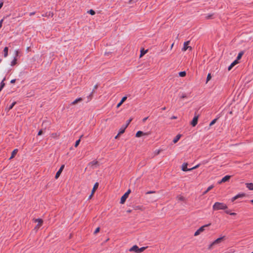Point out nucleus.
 I'll return each instance as SVG.
<instances>
[{
    "mask_svg": "<svg viewBox=\"0 0 253 253\" xmlns=\"http://www.w3.org/2000/svg\"><path fill=\"white\" fill-rule=\"evenodd\" d=\"M186 97V95L185 94H182L181 96V98H184Z\"/></svg>",
    "mask_w": 253,
    "mask_h": 253,
    "instance_id": "obj_48",
    "label": "nucleus"
},
{
    "mask_svg": "<svg viewBox=\"0 0 253 253\" xmlns=\"http://www.w3.org/2000/svg\"><path fill=\"white\" fill-rule=\"evenodd\" d=\"M161 150L158 149V150H155V155H158L159 154Z\"/></svg>",
    "mask_w": 253,
    "mask_h": 253,
    "instance_id": "obj_42",
    "label": "nucleus"
},
{
    "mask_svg": "<svg viewBox=\"0 0 253 253\" xmlns=\"http://www.w3.org/2000/svg\"><path fill=\"white\" fill-rule=\"evenodd\" d=\"M18 51H15V55H16V56H17L18 55Z\"/></svg>",
    "mask_w": 253,
    "mask_h": 253,
    "instance_id": "obj_57",
    "label": "nucleus"
},
{
    "mask_svg": "<svg viewBox=\"0 0 253 253\" xmlns=\"http://www.w3.org/2000/svg\"><path fill=\"white\" fill-rule=\"evenodd\" d=\"M64 168V165H62L61 167L57 171V172H56V175H55V178L56 179H57L59 176H60L61 172L62 171L63 169Z\"/></svg>",
    "mask_w": 253,
    "mask_h": 253,
    "instance_id": "obj_7",
    "label": "nucleus"
},
{
    "mask_svg": "<svg viewBox=\"0 0 253 253\" xmlns=\"http://www.w3.org/2000/svg\"><path fill=\"white\" fill-rule=\"evenodd\" d=\"M230 177H231L230 175H225L221 179V180L220 181L218 182V183H221L222 182H226L228 180H229V179H230Z\"/></svg>",
    "mask_w": 253,
    "mask_h": 253,
    "instance_id": "obj_9",
    "label": "nucleus"
},
{
    "mask_svg": "<svg viewBox=\"0 0 253 253\" xmlns=\"http://www.w3.org/2000/svg\"><path fill=\"white\" fill-rule=\"evenodd\" d=\"M17 152H18V150L17 149H14L12 151V154H11V156L10 157L9 159H12L14 157V156L16 155V154L17 153Z\"/></svg>",
    "mask_w": 253,
    "mask_h": 253,
    "instance_id": "obj_21",
    "label": "nucleus"
},
{
    "mask_svg": "<svg viewBox=\"0 0 253 253\" xmlns=\"http://www.w3.org/2000/svg\"><path fill=\"white\" fill-rule=\"evenodd\" d=\"M213 188V185H210V186L208 187L207 189L204 192L203 194H207L210 190H211Z\"/></svg>",
    "mask_w": 253,
    "mask_h": 253,
    "instance_id": "obj_24",
    "label": "nucleus"
},
{
    "mask_svg": "<svg viewBox=\"0 0 253 253\" xmlns=\"http://www.w3.org/2000/svg\"><path fill=\"white\" fill-rule=\"evenodd\" d=\"M199 166H200V164H198V165H196L195 166H194L192 168H191V170L198 168L199 167Z\"/></svg>",
    "mask_w": 253,
    "mask_h": 253,
    "instance_id": "obj_40",
    "label": "nucleus"
},
{
    "mask_svg": "<svg viewBox=\"0 0 253 253\" xmlns=\"http://www.w3.org/2000/svg\"><path fill=\"white\" fill-rule=\"evenodd\" d=\"M224 237L225 236H222L216 239L213 242H212V244L216 245L220 243L221 242V241L224 238Z\"/></svg>",
    "mask_w": 253,
    "mask_h": 253,
    "instance_id": "obj_10",
    "label": "nucleus"
},
{
    "mask_svg": "<svg viewBox=\"0 0 253 253\" xmlns=\"http://www.w3.org/2000/svg\"><path fill=\"white\" fill-rule=\"evenodd\" d=\"M238 63V61H237V60H235L234 61H233L231 64L228 67V70L229 71H230L232 68V67L235 65L237 63Z\"/></svg>",
    "mask_w": 253,
    "mask_h": 253,
    "instance_id": "obj_16",
    "label": "nucleus"
},
{
    "mask_svg": "<svg viewBox=\"0 0 253 253\" xmlns=\"http://www.w3.org/2000/svg\"><path fill=\"white\" fill-rule=\"evenodd\" d=\"M176 199L178 201H184V197L181 195H179L176 197Z\"/></svg>",
    "mask_w": 253,
    "mask_h": 253,
    "instance_id": "obj_23",
    "label": "nucleus"
},
{
    "mask_svg": "<svg viewBox=\"0 0 253 253\" xmlns=\"http://www.w3.org/2000/svg\"><path fill=\"white\" fill-rule=\"evenodd\" d=\"M82 100H83V99L81 97L77 98V99H76L74 101H73L71 103V104L74 105V104H76L77 103H78V102L81 101Z\"/></svg>",
    "mask_w": 253,
    "mask_h": 253,
    "instance_id": "obj_18",
    "label": "nucleus"
},
{
    "mask_svg": "<svg viewBox=\"0 0 253 253\" xmlns=\"http://www.w3.org/2000/svg\"><path fill=\"white\" fill-rule=\"evenodd\" d=\"M215 244H212V242L209 245V247H208V249L209 250H211L212 249V247L213 245H214Z\"/></svg>",
    "mask_w": 253,
    "mask_h": 253,
    "instance_id": "obj_39",
    "label": "nucleus"
},
{
    "mask_svg": "<svg viewBox=\"0 0 253 253\" xmlns=\"http://www.w3.org/2000/svg\"><path fill=\"white\" fill-rule=\"evenodd\" d=\"M16 104V102H12L8 107H7L8 111L11 110L13 106Z\"/></svg>",
    "mask_w": 253,
    "mask_h": 253,
    "instance_id": "obj_26",
    "label": "nucleus"
},
{
    "mask_svg": "<svg viewBox=\"0 0 253 253\" xmlns=\"http://www.w3.org/2000/svg\"><path fill=\"white\" fill-rule=\"evenodd\" d=\"M80 141H81V138L79 139L78 140H77L76 141L75 144V147H77L79 145Z\"/></svg>",
    "mask_w": 253,
    "mask_h": 253,
    "instance_id": "obj_34",
    "label": "nucleus"
},
{
    "mask_svg": "<svg viewBox=\"0 0 253 253\" xmlns=\"http://www.w3.org/2000/svg\"><path fill=\"white\" fill-rule=\"evenodd\" d=\"M87 12L89 13V14H90L91 15H93L95 13V11L92 9L89 10V11H88Z\"/></svg>",
    "mask_w": 253,
    "mask_h": 253,
    "instance_id": "obj_35",
    "label": "nucleus"
},
{
    "mask_svg": "<svg viewBox=\"0 0 253 253\" xmlns=\"http://www.w3.org/2000/svg\"><path fill=\"white\" fill-rule=\"evenodd\" d=\"M166 109V107H163V108H162V110H165Z\"/></svg>",
    "mask_w": 253,
    "mask_h": 253,
    "instance_id": "obj_56",
    "label": "nucleus"
},
{
    "mask_svg": "<svg viewBox=\"0 0 253 253\" xmlns=\"http://www.w3.org/2000/svg\"><path fill=\"white\" fill-rule=\"evenodd\" d=\"M93 92V90L92 91V92L90 93V94L87 96L88 101L90 100L91 99Z\"/></svg>",
    "mask_w": 253,
    "mask_h": 253,
    "instance_id": "obj_36",
    "label": "nucleus"
},
{
    "mask_svg": "<svg viewBox=\"0 0 253 253\" xmlns=\"http://www.w3.org/2000/svg\"><path fill=\"white\" fill-rule=\"evenodd\" d=\"M211 225V223L204 225L200 227L194 233V236H196L199 235L201 232L204 231L205 228L208 227Z\"/></svg>",
    "mask_w": 253,
    "mask_h": 253,
    "instance_id": "obj_3",
    "label": "nucleus"
},
{
    "mask_svg": "<svg viewBox=\"0 0 253 253\" xmlns=\"http://www.w3.org/2000/svg\"><path fill=\"white\" fill-rule=\"evenodd\" d=\"M99 227H98V228H97L95 229V231H94V234H96V233H97L98 232H99Z\"/></svg>",
    "mask_w": 253,
    "mask_h": 253,
    "instance_id": "obj_44",
    "label": "nucleus"
},
{
    "mask_svg": "<svg viewBox=\"0 0 253 253\" xmlns=\"http://www.w3.org/2000/svg\"><path fill=\"white\" fill-rule=\"evenodd\" d=\"M198 116H195L193 118L192 122H191V125L193 126H196V125L198 123Z\"/></svg>",
    "mask_w": 253,
    "mask_h": 253,
    "instance_id": "obj_4",
    "label": "nucleus"
},
{
    "mask_svg": "<svg viewBox=\"0 0 253 253\" xmlns=\"http://www.w3.org/2000/svg\"><path fill=\"white\" fill-rule=\"evenodd\" d=\"M153 193H155V192L154 191H148L146 193V194H149Z\"/></svg>",
    "mask_w": 253,
    "mask_h": 253,
    "instance_id": "obj_45",
    "label": "nucleus"
},
{
    "mask_svg": "<svg viewBox=\"0 0 253 253\" xmlns=\"http://www.w3.org/2000/svg\"><path fill=\"white\" fill-rule=\"evenodd\" d=\"M98 182H96L94 186H93V189L92 190V194H93L94 192H95V190L98 188Z\"/></svg>",
    "mask_w": 253,
    "mask_h": 253,
    "instance_id": "obj_20",
    "label": "nucleus"
},
{
    "mask_svg": "<svg viewBox=\"0 0 253 253\" xmlns=\"http://www.w3.org/2000/svg\"><path fill=\"white\" fill-rule=\"evenodd\" d=\"M131 192V190L130 189H128L126 192L121 197V200H120V203L121 204H124L125 202L126 201V199L127 198L129 194Z\"/></svg>",
    "mask_w": 253,
    "mask_h": 253,
    "instance_id": "obj_2",
    "label": "nucleus"
},
{
    "mask_svg": "<svg viewBox=\"0 0 253 253\" xmlns=\"http://www.w3.org/2000/svg\"><path fill=\"white\" fill-rule=\"evenodd\" d=\"M180 137H181V135H180V134H178V135H177L175 137V138L173 139V142L174 143H176V142H177L179 140V139L180 138Z\"/></svg>",
    "mask_w": 253,
    "mask_h": 253,
    "instance_id": "obj_19",
    "label": "nucleus"
},
{
    "mask_svg": "<svg viewBox=\"0 0 253 253\" xmlns=\"http://www.w3.org/2000/svg\"><path fill=\"white\" fill-rule=\"evenodd\" d=\"M213 15V14H207L206 15V16H205V18L207 19H211V18H212Z\"/></svg>",
    "mask_w": 253,
    "mask_h": 253,
    "instance_id": "obj_30",
    "label": "nucleus"
},
{
    "mask_svg": "<svg viewBox=\"0 0 253 253\" xmlns=\"http://www.w3.org/2000/svg\"><path fill=\"white\" fill-rule=\"evenodd\" d=\"M8 47L6 46L3 49V52L4 54L3 56L4 57H6L8 55Z\"/></svg>",
    "mask_w": 253,
    "mask_h": 253,
    "instance_id": "obj_17",
    "label": "nucleus"
},
{
    "mask_svg": "<svg viewBox=\"0 0 253 253\" xmlns=\"http://www.w3.org/2000/svg\"><path fill=\"white\" fill-rule=\"evenodd\" d=\"M138 0H129L128 3L129 4H132L135 3L136 1H137Z\"/></svg>",
    "mask_w": 253,
    "mask_h": 253,
    "instance_id": "obj_38",
    "label": "nucleus"
},
{
    "mask_svg": "<svg viewBox=\"0 0 253 253\" xmlns=\"http://www.w3.org/2000/svg\"><path fill=\"white\" fill-rule=\"evenodd\" d=\"M36 222H38V225H41L42 223V220L40 218H37L35 220Z\"/></svg>",
    "mask_w": 253,
    "mask_h": 253,
    "instance_id": "obj_31",
    "label": "nucleus"
},
{
    "mask_svg": "<svg viewBox=\"0 0 253 253\" xmlns=\"http://www.w3.org/2000/svg\"><path fill=\"white\" fill-rule=\"evenodd\" d=\"M97 164H98V162L97 161H93L89 164V165L92 167H93L95 166L96 165H97Z\"/></svg>",
    "mask_w": 253,
    "mask_h": 253,
    "instance_id": "obj_22",
    "label": "nucleus"
},
{
    "mask_svg": "<svg viewBox=\"0 0 253 253\" xmlns=\"http://www.w3.org/2000/svg\"><path fill=\"white\" fill-rule=\"evenodd\" d=\"M246 187L250 190H253V183H246Z\"/></svg>",
    "mask_w": 253,
    "mask_h": 253,
    "instance_id": "obj_15",
    "label": "nucleus"
},
{
    "mask_svg": "<svg viewBox=\"0 0 253 253\" xmlns=\"http://www.w3.org/2000/svg\"><path fill=\"white\" fill-rule=\"evenodd\" d=\"M42 134V129L40 130V131L38 132V135H41Z\"/></svg>",
    "mask_w": 253,
    "mask_h": 253,
    "instance_id": "obj_43",
    "label": "nucleus"
},
{
    "mask_svg": "<svg viewBox=\"0 0 253 253\" xmlns=\"http://www.w3.org/2000/svg\"><path fill=\"white\" fill-rule=\"evenodd\" d=\"M146 247H141L140 248H139L138 247V252L137 253H142V252H143L145 249H146Z\"/></svg>",
    "mask_w": 253,
    "mask_h": 253,
    "instance_id": "obj_27",
    "label": "nucleus"
},
{
    "mask_svg": "<svg viewBox=\"0 0 253 253\" xmlns=\"http://www.w3.org/2000/svg\"><path fill=\"white\" fill-rule=\"evenodd\" d=\"M227 209V205L223 203L215 202L212 206V209L213 211H217L220 210H224Z\"/></svg>",
    "mask_w": 253,
    "mask_h": 253,
    "instance_id": "obj_1",
    "label": "nucleus"
},
{
    "mask_svg": "<svg viewBox=\"0 0 253 253\" xmlns=\"http://www.w3.org/2000/svg\"><path fill=\"white\" fill-rule=\"evenodd\" d=\"M15 79H13V80H12L10 81V83L12 84V83H15Z\"/></svg>",
    "mask_w": 253,
    "mask_h": 253,
    "instance_id": "obj_50",
    "label": "nucleus"
},
{
    "mask_svg": "<svg viewBox=\"0 0 253 253\" xmlns=\"http://www.w3.org/2000/svg\"><path fill=\"white\" fill-rule=\"evenodd\" d=\"M138 246L137 245H134L129 249V252H134L136 253L138 252Z\"/></svg>",
    "mask_w": 253,
    "mask_h": 253,
    "instance_id": "obj_11",
    "label": "nucleus"
},
{
    "mask_svg": "<svg viewBox=\"0 0 253 253\" xmlns=\"http://www.w3.org/2000/svg\"><path fill=\"white\" fill-rule=\"evenodd\" d=\"M126 127H126V126H122L120 128V129H119V133H118V135L119 134H120L123 133L125 132V129H126Z\"/></svg>",
    "mask_w": 253,
    "mask_h": 253,
    "instance_id": "obj_13",
    "label": "nucleus"
},
{
    "mask_svg": "<svg viewBox=\"0 0 253 253\" xmlns=\"http://www.w3.org/2000/svg\"><path fill=\"white\" fill-rule=\"evenodd\" d=\"M2 5H3V2H1L0 3V9L2 7Z\"/></svg>",
    "mask_w": 253,
    "mask_h": 253,
    "instance_id": "obj_54",
    "label": "nucleus"
},
{
    "mask_svg": "<svg viewBox=\"0 0 253 253\" xmlns=\"http://www.w3.org/2000/svg\"><path fill=\"white\" fill-rule=\"evenodd\" d=\"M93 195V194H92V193L90 194V195L88 197V199H90L92 197V196Z\"/></svg>",
    "mask_w": 253,
    "mask_h": 253,
    "instance_id": "obj_55",
    "label": "nucleus"
},
{
    "mask_svg": "<svg viewBox=\"0 0 253 253\" xmlns=\"http://www.w3.org/2000/svg\"><path fill=\"white\" fill-rule=\"evenodd\" d=\"M34 14V13H31V15H33V14Z\"/></svg>",
    "mask_w": 253,
    "mask_h": 253,
    "instance_id": "obj_61",
    "label": "nucleus"
},
{
    "mask_svg": "<svg viewBox=\"0 0 253 253\" xmlns=\"http://www.w3.org/2000/svg\"><path fill=\"white\" fill-rule=\"evenodd\" d=\"M218 118H215L214 119H213L210 124V126H212L213 125H214L216 122L217 121Z\"/></svg>",
    "mask_w": 253,
    "mask_h": 253,
    "instance_id": "obj_32",
    "label": "nucleus"
},
{
    "mask_svg": "<svg viewBox=\"0 0 253 253\" xmlns=\"http://www.w3.org/2000/svg\"><path fill=\"white\" fill-rule=\"evenodd\" d=\"M2 22H3V20L1 19L0 21V28L2 26Z\"/></svg>",
    "mask_w": 253,
    "mask_h": 253,
    "instance_id": "obj_47",
    "label": "nucleus"
},
{
    "mask_svg": "<svg viewBox=\"0 0 253 253\" xmlns=\"http://www.w3.org/2000/svg\"><path fill=\"white\" fill-rule=\"evenodd\" d=\"M16 61H17V59H16V56H15L14 57V59L11 62V64H10L11 66H13L15 65L16 64Z\"/></svg>",
    "mask_w": 253,
    "mask_h": 253,
    "instance_id": "obj_25",
    "label": "nucleus"
},
{
    "mask_svg": "<svg viewBox=\"0 0 253 253\" xmlns=\"http://www.w3.org/2000/svg\"><path fill=\"white\" fill-rule=\"evenodd\" d=\"M126 98H127V97L126 96L123 97L122 98L121 101L117 104V108L120 107V106H121V105L126 100Z\"/></svg>",
    "mask_w": 253,
    "mask_h": 253,
    "instance_id": "obj_12",
    "label": "nucleus"
},
{
    "mask_svg": "<svg viewBox=\"0 0 253 253\" xmlns=\"http://www.w3.org/2000/svg\"><path fill=\"white\" fill-rule=\"evenodd\" d=\"M147 51V50H146L145 51H142V50H141V52H140V56L141 57L143 55H144Z\"/></svg>",
    "mask_w": 253,
    "mask_h": 253,
    "instance_id": "obj_37",
    "label": "nucleus"
},
{
    "mask_svg": "<svg viewBox=\"0 0 253 253\" xmlns=\"http://www.w3.org/2000/svg\"><path fill=\"white\" fill-rule=\"evenodd\" d=\"M211 76L210 73H209L207 77V80L206 83H208L211 79Z\"/></svg>",
    "mask_w": 253,
    "mask_h": 253,
    "instance_id": "obj_33",
    "label": "nucleus"
},
{
    "mask_svg": "<svg viewBox=\"0 0 253 253\" xmlns=\"http://www.w3.org/2000/svg\"><path fill=\"white\" fill-rule=\"evenodd\" d=\"M173 43H172L171 45V48H172V47H173Z\"/></svg>",
    "mask_w": 253,
    "mask_h": 253,
    "instance_id": "obj_60",
    "label": "nucleus"
},
{
    "mask_svg": "<svg viewBox=\"0 0 253 253\" xmlns=\"http://www.w3.org/2000/svg\"><path fill=\"white\" fill-rule=\"evenodd\" d=\"M251 253H253V252H252Z\"/></svg>",
    "mask_w": 253,
    "mask_h": 253,
    "instance_id": "obj_63",
    "label": "nucleus"
},
{
    "mask_svg": "<svg viewBox=\"0 0 253 253\" xmlns=\"http://www.w3.org/2000/svg\"><path fill=\"white\" fill-rule=\"evenodd\" d=\"M187 163H183L182 165L181 169L183 171H191V168L188 169L187 168Z\"/></svg>",
    "mask_w": 253,
    "mask_h": 253,
    "instance_id": "obj_5",
    "label": "nucleus"
},
{
    "mask_svg": "<svg viewBox=\"0 0 253 253\" xmlns=\"http://www.w3.org/2000/svg\"><path fill=\"white\" fill-rule=\"evenodd\" d=\"M245 196V194L244 193H239L237 195H236V196H234L232 198L231 201L232 202H233L234 201H235V200H236L239 198L244 197Z\"/></svg>",
    "mask_w": 253,
    "mask_h": 253,
    "instance_id": "obj_6",
    "label": "nucleus"
},
{
    "mask_svg": "<svg viewBox=\"0 0 253 253\" xmlns=\"http://www.w3.org/2000/svg\"><path fill=\"white\" fill-rule=\"evenodd\" d=\"M250 202H251V203H252V204H253V200H251L250 201Z\"/></svg>",
    "mask_w": 253,
    "mask_h": 253,
    "instance_id": "obj_59",
    "label": "nucleus"
},
{
    "mask_svg": "<svg viewBox=\"0 0 253 253\" xmlns=\"http://www.w3.org/2000/svg\"><path fill=\"white\" fill-rule=\"evenodd\" d=\"M2 60L0 59V63L1 62Z\"/></svg>",
    "mask_w": 253,
    "mask_h": 253,
    "instance_id": "obj_62",
    "label": "nucleus"
},
{
    "mask_svg": "<svg viewBox=\"0 0 253 253\" xmlns=\"http://www.w3.org/2000/svg\"><path fill=\"white\" fill-rule=\"evenodd\" d=\"M225 212H226V213H227V214H230V213H231V212H230V211H228V210L226 211H225Z\"/></svg>",
    "mask_w": 253,
    "mask_h": 253,
    "instance_id": "obj_53",
    "label": "nucleus"
},
{
    "mask_svg": "<svg viewBox=\"0 0 253 253\" xmlns=\"http://www.w3.org/2000/svg\"><path fill=\"white\" fill-rule=\"evenodd\" d=\"M148 117H146L143 119L142 121L143 122H145L148 119Z\"/></svg>",
    "mask_w": 253,
    "mask_h": 253,
    "instance_id": "obj_46",
    "label": "nucleus"
},
{
    "mask_svg": "<svg viewBox=\"0 0 253 253\" xmlns=\"http://www.w3.org/2000/svg\"><path fill=\"white\" fill-rule=\"evenodd\" d=\"M189 42H190L189 41H187V42H184V45H183V47L182 48V49L183 51H186L188 48H190V49H192L191 46H189L188 45L189 44Z\"/></svg>",
    "mask_w": 253,
    "mask_h": 253,
    "instance_id": "obj_8",
    "label": "nucleus"
},
{
    "mask_svg": "<svg viewBox=\"0 0 253 253\" xmlns=\"http://www.w3.org/2000/svg\"><path fill=\"white\" fill-rule=\"evenodd\" d=\"M97 88V84H96L94 86L93 90Z\"/></svg>",
    "mask_w": 253,
    "mask_h": 253,
    "instance_id": "obj_52",
    "label": "nucleus"
},
{
    "mask_svg": "<svg viewBox=\"0 0 253 253\" xmlns=\"http://www.w3.org/2000/svg\"><path fill=\"white\" fill-rule=\"evenodd\" d=\"M146 134H147V133H145L142 131L139 130L136 132V133L135 134V136L137 137H140L142 135H146Z\"/></svg>",
    "mask_w": 253,
    "mask_h": 253,
    "instance_id": "obj_14",
    "label": "nucleus"
},
{
    "mask_svg": "<svg viewBox=\"0 0 253 253\" xmlns=\"http://www.w3.org/2000/svg\"><path fill=\"white\" fill-rule=\"evenodd\" d=\"M56 134H57L56 133H53V134H52V135L53 136H54L56 135Z\"/></svg>",
    "mask_w": 253,
    "mask_h": 253,
    "instance_id": "obj_58",
    "label": "nucleus"
},
{
    "mask_svg": "<svg viewBox=\"0 0 253 253\" xmlns=\"http://www.w3.org/2000/svg\"><path fill=\"white\" fill-rule=\"evenodd\" d=\"M176 118H177V117L174 116L171 117V119H175Z\"/></svg>",
    "mask_w": 253,
    "mask_h": 253,
    "instance_id": "obj_51",
    "label": "nucleus"
},
{
    "mask_svg": "<svg viewBox=\"0 0 253 253\" xmlns=\"http://www.w3.org/2000/svg\"><path fill=\"white\" fill-rule=\"evenodd\" d=\"M236 214V213H235V212H231V213H230V215H235Z\"/></svg>",
    "mask_w": 253,
    "mask_h": 253,
    "instance_id": "obj_49",
    "label": "nucleus"
},
{
    "mask_svg": "<svg viewBox=\"0 0 253 253\" xmlns=\"http://www.w3.org/2000/svg\"><path fill=\"white\" fill-rule=\"evenodd\" d=\"M178 74L180 77H183L186 76V73L185 71H181L179 72Z\"/></svg>",
    "mask_w": 253,
    "mask_h": 253,
    "instance_id": "obj_29",
    "label": "nucleus"
},
{
    "mask_svg": "<svg viewBox=\"0 0 253 253\" xmlns=\"http://www.w3.org/2000/svg\"><path fill=\"white\" fill-rule=\"evenodd\" d=\"M132 121V119H129L127 122H126V125H125L126 126V127L128 126V125L129 124V123H130V122Z\"/></svg>",
    "mask_w": 253,
    "mask_h": 253,
    "instance_id": "obj_41",
    "label": "nucleus"
},
{
    "mask_svg": "<svg viewBox=\"0 0 253 253\" xmlns=\"http://www.w3.org/2000/svg\"><path fill=\"white\" fill-rule=\"evenodd\" d=\"M243 54H244V52H243V51H241V52H240L238 53V56H237V59H236V60H237V61L238 60H239V59L241 58V57L242 56V55H243Z\"/></svg>",
    "mask_w": 253,
    "mask_h": 253,
    "instance_id": "obj_28",
    "label": "nucleus"
}]
</instances>
